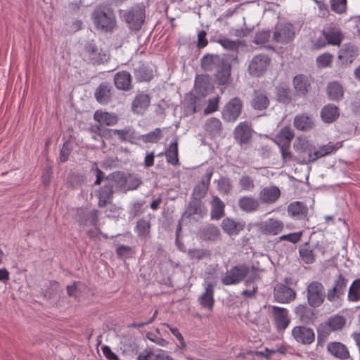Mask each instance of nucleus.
Wrapping results in <instances>:
<instances>
[{"instance_id":"nucleus-1","label":"nucleus","mask_w":360,"mask_h":360,"mask_svg":"<svg viewBox=\"0 0 360 360\" xmlns=\"http://www.w3.org/2000/svg\"><path fill=\"white\" fill-rule=\"evenodd\" d=\"M94 27L101 32H112L117 27V20L112 8L105 6H96L91 13Z\"/></svg>"},{"instance_id":"nucleus-2","label":"nucleus","mask_w":360,"mask_h":360,"mask_svg":"<svg viewBox=\"0 0 360 360\" xmlns=\"http://www.w3.org/2000/svg\"><path fill=\"white\" fill-rule=\"evenodd\" d=\"M202 66L207 70L217 69L216 77L219 84H226L230 77L231 67L218 56H207L202 59Z\"/></svg>"},{"instance_id":"nucleus-3","label":"nucleus","mask_w":360,"mask_h":360,"mask_svg":"<svg viewBox=\"0 0 360 360\" xmlns=\"http://www.w3.org/2000/svg\"><path fill=\"white\" fill-rule=\"evenodd\" d=\"M122 17L130 30L138 31L141 28L145 20V9L143 6L136 5L124 11Z\"/></svg>"},{"instance_id":"nucleus-4","label":"nucleus","mask_w":360,"mask_h":360,"mask_svg":"<svg viewBox=\"0 0 360 360\" xmlns=\"http://www.w3.org/2000/svg\"><path fill=\"white\" fill-rule=\"evenodd\" d=\"M343 39L344 35L340 30L328 27L322 31L321 36L315 41L314 45L317 49L323 48L327 45L340 46Z\"/></svg>"},{"instance_id":"nucleus-5","label":"nucleus","mask_w":360,"mask_h":360,"mask_svg":"<svg viewBox=\"0 0 360 360\" xmlns=\"http://www.w3.org/2000/svg\"><path fill=\"white\" fill-rule=\"evenodd\" d=\"M347 319L344 316L335 314L321 323L318 328L319 336H328L331 332L342 330L345 326Z\"/></svg>"},{"instance_id":"nucleus-6","label":"nucleus","mask_w":360,"mask_h":360,"mask_svg":"<svg viewBox=\"0 0 360 360\" xmlns=\"http://www.w3.org/2000/svg\"><path fill=\"white\" fill-rule=\"evenodd\" d=\"M307 297L309 304L318 307L322 304L326 297L324 287L321 283L313 281L307 285Z\"/></svg>"},{"instance_id":"nucleus-7","label":"nucleus","mask_w":360,"mask_h":360,"mask_svg":"<svg viewBox=\"0 0 360 360\" xmlns=\"http://www.w3.org/2000/svg\"><path fill=\"white\" fill-rule=\"evenodd\" d=\"M294 149L297 153V162L307 164L313 162L309 155H313L314 148L306 139L297 138L294 143Z\"/></svg>"},{"instance_id":"nucleus-8","label":"nucleus","mask_w":360,"mask_h":360,"mask_svg":"<svg viewBox=\"0 0 360 360\" xmlns=\"http://www.w3.org/2000/svg\"><path fill=\"white\" fill-rule=\"evenodd\" d=\"M296 34V30L290 22L278 24L275 27L274 39L281 44H288L292 41Z\"/></svg>"},{"instance_id":"nucleus-9","label":"nucleus","mask_w":360,"mask_h":360,"mask_svg":"<svg viewBox=\"0 0 360 360\" xmlns=\"http://www.w3.org/2000/svg\"><path fill=\"white\" fill-rule=\"evenodd\" d=\"M252 271L245 265H238L228 271L221 282L224 285H230L240 283L247 275H250Z\"/></svg>"},{"instance_id":"nucleus-10","label":"nucleus","mask_w":360,"mask_h":360,"mask_svg":"<svg viewBox=\"0 0 360 360\" xmlns=\"http://www.w3.org/2000/svg\"><path fill=\"white\" fill-rule=\"evenodd\" d=\"M271 59L265 54L255 56L250 62L248 72L254 77L262 76L270 65Z\"/></svg>"},{"instance_id":"nucleus-11","label":"nucleus","mask_w":360,"mask_h":360,"mask_svg":"<svg viewBox=\"0 0 360 360\" xmlns=\"http://www.w3.org/2000/svg\"><path fill=\"white\" fill-rule=\"evenodd\" d=\"M242 110V102L238 98L231 99L222 110V117L226 122H235Z\"/></svg>"},{"instance_id":"nucleus-12","label":"nucleus","mask_w":360,"mask_h":360,"mask_svg":"<svg viewBox=\"0 0 360 360\" xmlns=\"http://www.w3.org/2000/svg\"><path fill=\"white\" fill-rule=\"evenodd\" d=\"M257 226L259 230L264 234L276 236L283 231L284 223L278 219L269 218L260 222Z\"/></svg>"},{"instance_id":"nucleus-13","label":"nucleus","mask_w":360,"mask_h":360,"mask_svg":"<svg viewBox=\"0 0 360 360\" xmlns=\"http://www.w3.org/2000/svg\"><path fill=\"white\" fill-rule=\"evenodd\" d=\"M359 55V49L356 46L353 44L348 43L338 51V60L342 66H349Z\"/></svg>"},{"instance_id":"nucleus-14","label":"nucleus","mask_w":360,"mask_h":360,"mask_svg":"<svg viewBox=\"0 0 360 360\" xmlns=\"http://www.w3.org/2000/svg\"><path fill=\"white\" fill-rule=\"evenodd\" d=\"M347 284V280L342 275H339L335 281V283L331 289H329L326 294V297L331 302H338L340 297L344 295Z\"/></svg>"},{"instance_id":"nucleus-15","label":"nucleus","mask_w":360,"mask_h":360,"mask_svg":"<svg viewBox=\"0 0 360 360\" xmlns=\"http://www.w3.org/2000/svg\"><path fill=\"white\" fill-rule=\"evenodd\" d=\"M292 335L294 339L299 343L310 345L315 340L314 330L304 326H296L292 330Z\"/></svg>"},{"instance_id":"nucleus-16","label":"nucleus","mask_w":360,"mask_h":360,"mask_svg":"<svg viewBox=\"0 0 360 360\" xmlns=\"http://www.w3.org/2000/svg\"><path fill=\"white\" fill-rule=\"evenodd\" d=\"M85 56L94 63H101L108 58V55L98 49L94 41L89 42L85 46Z\"/></svg>"},{"instance_id":"nucleus-17","label":"nucleus","mask_w":360,"mask_h":360,"mask_svg":"<svg viewBox=\"0 0 360 360\" xmlns=\"http://www.w3.org/2000/svg\"><path fill=\"white\" fill-rule=\"evenodd\" d=\"M214 89L211 79L208 75H201L195 80V91L198 96L205 97Z\"/></svg>"},{"instance_id":"nucleus-18","label":"nucleus","mask_w":360,"mask_h":360,"mask_svg":"<svg viewBox=\"0 0 360 360\" xmlns=\"http://www.w3.org/2000/svg\"><path fill=\"white\" fill-rule=\"evenodd\" d=\"M275 300L281 303H287L295 297L294 290L284 284H277L274 288Z\"/></svg>"},{"instance_id":"nucleus-19","label":"nucleus","mask_w":360,"mask_h":360,"mask_svg":"<svg viewBox=\"0 0 360 360\" xmlns=\"http://www.w3.org/2000/svg\"><path fill=\"white\" fill-rule=\"evenodd\" d=\"M207 210L200 200L194 198L188 204L184 215L188 217L193 216L196 219L202 218Z\"/></svg>"},{"instance_id":"nucleus-20","label":"nucleus","mask_w":360,"mask_h":360,"mask_svg":"<svg viewBox=\"0 0 360 360\" xmlns=\"http://www.w3.org/2000/svg\"><path fill=\"white\" fill-rule=\"evenodd\" d=\"M272 314L277 328L278 330L285 329L290 323L288 310L285 308L273 306Z\"/></svg>"},{"instance_id":"nucleus-21","label":"nucleus","mask_w":360,"mask_h":360,"mask_svg":"<svg viewBox=\"0 0 360 360\" xmlns=\"http://www.w3.org/2000/svg\"><path fill=\"white\" fill-rule=\"evenodd\" d=\"M150 98L146 94H139L136 96L131 103V110L134 113L143 115L148 108Z\"/></svg>"},{"instance_id":"nucleus-22","label":"nucleus","mask_w":360,"mask_h":360,"mask_svg":"<svg viewBox=\"0 0 360 360\" xmlns=\"http://www.w3.org/2000/svg\"><path fill=\"white\" fill-rule=\"evenodd\" d=\"M245 223L242 221H236L231 218H225L221 222L223 231L229 236H236L244 229Z\"/></svg>"},{"instance_id":"nucleus-23","label":"nucleus","mask_w":360,"mask_h":360,"mask_svg":"<svg viewBox=\"0 0 360 360\" xmlns=\"http://www.w3.org/2000/svg\"><path fill=\"white\" fill-rule=\"evenodd\" d=\"M198 302L202 308L212 310L214 300V285L207 283L205 285V291L199 297Z\"/></svg>"},{"instance_id":"nucleus-24","label":"nucleus","mask_w":360,"mask_h":360,"mask_svg":"<svg viewBox=\"0 0 360 360\" xmlns=\"http://www.w3.org/2000/svg\"><path fill=\"white\" fill-rule=\"evenodd\" d=\"M137 360H174L162 349H145L137 356Z\"/></svg>"},{"instance_id":"nucleus-25","label":"nucleus","mask_w":360,"mask_h":360,"mask_svg":"<svg viewBox=\"0 0 360 360\" xmlns=\"http://www.w3.org/2000/svg\"><path fill=\"white\" fill-rule=\"evenodd\" d=\"M252 135V129L247 122H240L234 129V137L240 143H247Z\"/></svg>"},{"instance_id":"nucleus-26","label":"nucleus","mask_w":360,"mask_h":360,"mask_svg":"<svg viewBox=\"0 0 360 360\" xmlns=\"http://www.w3.org/2000/svg\"><path fill=\"white\" fill-rule=\"evenodd\" d=\"M203 129L207 136L214 138L221 135L222 124L219 119L210 117L205 121Z\"/></svg>"},{"instance_id":"nucleus-27","label":"nucleus","mask_w":360,"mask_h":360,"mask_svg":"<svg viewBox=\"0 0 360 360\" xmlns=\"http://www.w3.org/2000/svg\"><path fill=\"white\" fill-rule=\"evenodd\" d=\"M281 191L276 186H266L259 193V199L264 203L271 204L280 197Z\"/></svg>"},{"instance_id":"nucleus-28","label":"nucleus","mask_w":360,"mask_h":360,"mask_svg":"<svg viewBox=\"0 0 360 360\" xmlns=\"http://www.w3.org/2000/svg\"><path fill=\"white\" fill-rule=\"evenodd\" d=\"M328 352L335 357L340 359H346L349 357L347 347L339 342H332L327 345Z\"/></svg>"},{"instance_id":"nucleus-29","label":"nucleus","mask_w":360,"mask_h":360,"mask_svg":"<svg viewBox=\"0 0 360 360\" xmlns=\"http://www.w3.org/2000/svg\"><path fill=\"white\" fill-rule=\"evenodd\" d=\"M94 120L101 125L112 126L117 124L118 117L115 113L96 110L94 115Z\"/></svg>"},{"instance_id":"nucleus-30","label":"nucleus","mask_w":360,"mask_h":360,"mask_svg":"<svg viewBox=\"0 0 360 360\" xmlns=\"http://www.w3.org/2000/svg\"><path fill=\"white\" fill-rule=\"evenodd\" d=\"M288 213L293 219H302L307 214V207L303 202L295 201L288 205Z\"/></svg>"},{"instance_id":"nucleus-31","label":"nucleus","mask_w":360,"mask_h":360,"mask_svg":"<svg viewBox=\"0 0 360 360\" xmlns=\"http://www.w3.org/2000/svg\"><path fill=\"white\" fill-rule=\"evenodd\" d=\"M238 207L245 212H253L258 210L259 202L252 196H243L238 200Z\"/></svg>"},{"instance_id":"nucleus-32","label":"nucleus","mask_w":360,"mask_h":360,"mask_svg":"<svg viewBox=\"0 0 360 360\" xmlns=\"http://www.w3.org/2000/svg\"><path fill=\"white\" fill-rule=\"evenodd\" d=\"M112 181L108 179L105 180L104 186L101 188L98 198V206L104 207L112 196Z\"/></svg>"},{"instance_id":"nucleus-33","label":"nucleus","mask_w":360,"mask_h":360,"mask_svg":"<svg viewBox=\"0 0 360 360\" xmlns=\"http://www.w3.org/2000/svg\"><path fill=\"white\" fill-rule=\"evenodd\" d=\"M114 82L117 89L129 90L131 86V75L126 71L118 72L114 77Z\"/></svg>"},{"instance_id":"nucleus-34","label":"nucleus","mask_w":360,"mask_h":360,"mask_svg":"<svg viewBox=\"0 0 360 360\" xmlns=\"http://www.w3.org/2000/svg\"><path fill=\"white\" fill-rule=\"evenodd\" d=\"M309 85L307 77L303 75H297L293 79V86L298 96H305L309 91Z\"/></svg>"},{"instance_id":"nucleus-35","label":"nucleus","mask_w":360,"mask_h":360,"mask_svg":"<svg viewBox=\"0 0 360 360\" xmlns=\"http://www.w3.org/2000/svg\"><path fill=\"white\" fill-rule=\"evenodd\" d=\"M294 137V133L289 127H283L281 131L275 136L274 141L278 146L290 144Z\"/></svg>"},{"instance_id":"nucleus-36","label":"nucleus","mask_w":360,"mask_h":360,"mask_svg":"<svg viewBox=\"0 0 360 360\" xmlns=\"http://www.w3.org/2000/svg\"><path fill=\"white\" fill-rule=\"evenodd\" d=\"M321 116L324 122H333L339 116L338 109L335 105H327L322 109Z\"/></svg>"},{"instance_id":"nucleus-37","label":"nucleus","mask_w":360,"mask_h":360,"mask_svg":"<svg viewBox=\"0 0 360 360\" xmlns=\"http://www.w3.org/2000/svg\"><path fill=\"white\" fill-rule=\"evenodd\" d=\"M178 155V142L177 139H175L165 151L167 162L172 165H177L179 164Z\"/></svg>"},{"instance_id":"nucleus-38","label":"nucleus","mask_w":360,"mask_h":360,"mask_svg":"<svg viewBox=\"0 0 360 360\" xmlns=\"http://www.w3.org/2000/svg\"><path fill=\"white\" fill-rule=\"evenodd\" d=\"M340 147V146H338V144L333 145L330 143L321 146L319 148V149H314L313 155H309V158H311V160H312L314 162L320 158H322L337 150Z\"/></svg>"},{"instance_id":"nucleus-39","label":"nucleus","mask_w":360,"mask_h":360,"mask_svg":"<svg viewBox=\"0 0 360 360\" xmlns=\"http://www.w3.org/2000/svg\"><path fill=\"white\" fill-rule=\"evenodd\" d=\"M295 127L300 130H308L314 127L312 117L306 115H300L294 119Z\"/></svg>"},{"instance_id":"nucleus-40","label":"nucleus","mask_w":360,"mask_h":360,"mask_svg":"<svg viewBox=\"0 0 360 360\" xmlns=\"http://www.w3.org/2000/svg\"><path fill=\"white\" fill-rule=\"evenodd\" d=\"M269 104L267 96L262 92H255L252 101V106L254 109L262 110L266 109Z\"/></svg>"},{"instance_id":"nucleus-41","label":"nucleus","mask_w":360,"mask_h":360,"mask_svg":"<svg viewBox=\"0 0 360 360\" xmlns=\"http://www.w3.org/2000/svg\"><path fill=\"white\" fill-rule=\"evenodd\" d=\"M211 205L212 218L219 219L224 214V203L219 197L214 196L211 202Z\"/></svg>"},{"instance_id":"nucleus-42","label":"nucleus","mask_w":360,"mask_h":360,"mask_svg":"<svg viewBox=\"0 0 360 360\" xmlns=\"http://www.w3.org/2000/svg\"><path fill=\"white\" fill-rule=\"evenodd\" d=\"M95 97L100 103H108L111 97L110 87L106 84H101L95 92Z\"/></svg>"},{"instance_id":"nucleus-43","label":"nucleus","mask_w":360,"mask_h":360,"mask_svg":"<svg viewBox=\"0 0 360 360\" xmlns=\"http://www.w3.org/2000/svg\"><path fill=\"white\" fill-rule=\"evenodd\" d=\"M259 277L258 271L257 269H252V273L249 275L248 278L245 281V285L248 286L249 285L252 284V287L251 289H247L242 292V295L248 297H252L256 292L257 287L254 284V282Z\"/></svg>"},{"instance_id":"nucleus-44","label":"nucleus","mask_w":360,"mask_h":360,"mask_svg":"<svg viewBox=\"0 0 360 360\" xmlns=\"http://www.w3.org/2000/svg\"><path fill=\"white\" fill-rule=\"evenodd\" d=\"M220 236L219 229L214 225H208L202 230L201 238L205 240H216Z\"/></svg>"},{"instance_id":"nucleus-45","label":"nucleus","mask_w":360,"mask_h":360,"mask_svg":"<svg viewBox=\"0 0 360 360\" xmlns=\"http://www.w3.org/2000/svg\"><path fill=\"white\" fill-rule=\"evenodd\" d=\"M328 94L332 100H339L343 96V89L342 86L338 82H331L328 84Z\"/></svg>"},{"instance_id":"nucleus-46","label":"nucleus","mask_w":360,"mask_h":360,"mask_svg":"<svg viewBox=\"0 0 360 360\" xmlns=\"http://www.w3.org/2000/svg\"><path fill=\"white\" fill-rule=\"evenodd\" d=\"M351 302L360 301V279H356L350 285L347 295Z\"/></svg>"},{"instance_id":"nucleus-47","label":"nucleus","mask_w":360,"mask_h":360,"mask_svg":"<svg viewBox=\"0 0 360 360\" xmlns=\"http://www.w3.org/2000/svg\"><path fill=\"white\" fill-rule=\"evenodd\" d=\"M301 259L306 264H311L314 262V255L307 245L300 247L299 250Z\"/></svg>"},{"instance_id":"nucleus-48","label":"nucleus","mask_w":360,"mask_h":360,"mask_svg":"<svg viewBox=\"0 0 360 360\" xmlns=\"http://www.w3.org/2000/svg\"><path fill=\"white\" fill-rule=\"evenodd\" d=\"M211 174L208 175V178L207 181H202V182L196 186L193 190V195L194 198H196L197 199L200 200L201 198H202L208 188V184L210 180Z\"/></svg>"},{"instance_id":"nucleus-49","label":"nucleus","mask_w":360,"mask_h":360,"mask_svg":"<svg viewBox=\"0 0 360 360\" xmlns=\"http://www.w3.org/2000/svg\"><path fill=\"white\" fill-rule=\"evenodd\" d=\"M135 75L138 80L149 81L153 77V71L146 66H141L135 70Z\"/></svg>"},{"instance_id":"nucleus-50","label":"nucleus","mask_w":360,"mask_h":360,"mask_svg":"<svg viewBox=\"0 0 360 360\" xmlns=\"http://www.w3.org/2000/svg\"><path fill=\"white\" fill-rule=\"evenodd\" d=\"M162 138V130L156 128L154 131L142 135L141 139L145 143H156Z\"/></svg>"},{"instance_id":"nucleus-51","label":"nucleus","mask_w":360,"mask_h":360,"mask_svg":"<svg viewBox=\"0 0 360 360\" xmlns=\"http://www.w3.org/2000/svg\"><path fill=\"white\" fill-rule=\"evenodd\" d=\"M330 8L338 14H343L347 11V0H330Z\"/></svg>"},{"instance_id":"nucleus-52","label":"nucleus","mask_w":360,"mask_h":360,"mask_svg":"<svg viewBox=\"0 0 360 360\" xmlns=\"http://www.w3.org/2000/svg\"><path fill=\"white\" fill-rule=\"evenodd\" d=\"M141 181L139 178L132 175H129L124 179V185H122V186H123L124 190H134L141 184Z\"/></svg>"},{"instance_id":"nucleus-53","label":"nucleus","mask_w":360,"mask_h":360,"mask_svg":"<svg viewBox=\"0 0 360 360\" xmlns=\"http://www.w3.org/2000/svg\"><path fill=\"white\" fill-rule=\"evenodd\" d=\"M150 224L145 219L137 221L136 231L139 236L145 237L149 233Z\"/></svg>"},{"instance_id":"nucleus-54","label":"nucleus","mask_w":360,"mask_h":360,"mask_svg":"<svg viewBox=\"0 0 360 360\" xmlns=\"http://www.w3.org/2000/svg\"><path fill=\"white\" fill-rule=\"evenodd\" d=\"M290 144H287L284 146H279L280 150L281 153L282 158L284 162H291V161H297V156L294 157L292 153L290 150Z\"/></svg>"},{"instance_id":"nucleus-55","label":"nucleus","mask_w":360,"mask_h":360,"mask_svg":"<svg viewBox=\"0 0 360 360\" xmlns=\"http://www.w3.org/2000/svg\"><path fill=\"white\" fill-rule=\"evenodd\" d=\"M217 187L221 193H229L231 188V184L228 178L222 177L217 181Z\"/></svg>"},{"instance_id":"nucleus-56","label":"nucleus","mask_w":360,"mask_h":360,"mask_svg":"<svg viewBox=\"0 0 360 360\" xmlns=\"http://www.w3.org/2000/svg\"><path fill=\"white\" fill-rule=\"evenodd\" d=\"M219 97L216 96L209 100L207 106L204 109V114L209 115L216 112L219 107Z\"/></svg>"},{"instance_id":"nucleus-57","label":"nucleus","mask_w":360,"mask_h":360,"mask_svg":"<svg viewBox=\"0 0 360 360\" xmlns=\"http://www.w3.org/2000/svg\"><path fill=\"white\" fill-rule=\"evenodd\" d=\"M217 42L224 49L227 50L234 51L238 47V41L231 40L228 38L219 39Z\"/></svg>"},{"instance_id":"nucleus-58","label":"nucleus","mask_w":360,"mask_h":360,"mask_svg":"<svg viewBox=\"0 0 360 360\" xmlns=\"http://www.w3.org/2000/svg\"><path fill=\"white\" fill-rule=\"evenodd\" d=\"M239 184L242 190L248 191H252L255 187L252 179L247 175L241 176L239 181Z\"/></svg>"},{"instance_id":"nucleus-59","label":"nucleus","mask_w":360,"mask_h":360,"mask_svg":"<svg viewBox=\"0 0 360 360\" xmlns=\"http://www.w3.org/2000/svg\"><path fill=\"white\" fill-rule=\"evenodd\" d=\"M332 60L333 55L329 53H325L317 58L316 62L319 67L326 68L330 65Z\"/></svg>"},{"instance_id":"nucleus-60","label":"nucleus","mask_w":360,"mask_h":360,"mask_svg":"<svg viewBox=\"0 0 360 360\" xmlns=\"http://www.w3.org/2000/svg\"><path fill=\"white\" fill-rule=\"evenodd\" d=\"M188 256L191 259L200 260L205 258L207 255V250L200 248H194L188 251Z\"/></svg>"},{"instance_id":"nucleus-61","label":"nucleus","mask_w":360,"mask_h":360,"mask_svg":"<svg viewBox=\"0 0 360 360\" xmlns=\"http://www.w3.org/2000/svg\"><path fill=\"white\" fill-rule=\"evenodd\" d=\"M269 37L270 32L262 30L255 34L253 41L257 44H263L269 40Z\"/></svg>"},{"instance_id":"nucleus-62","label":"nucleus","mask_w":360,"mask_h":360,"mask_svg":"<svg viewBox=\"0 0 360 360\" xmlns=\"http://www.w3.org/2000/svg\"><path fill=\"white\" fill-rule=\"evenodd\" d=\"M110 131L114 135H117L121 140H126L132 135L130 129H110Z\"/></svg>"},{"instance_id":"nucleus-63","label":"nucleus","mask_w":360,"mask_h":360,"mask_svg":"<svg viewBox=\"0 0 360 360\" xmlns=\"http://www.w3.org/2000/svg\"><path fill=\"white\" fill-rule=\"evenodd\" d=\"M167 328H169L170 332L176 338V339L179 341L180 343V347L181 348H185L186 347V343L184 342V337L181 334V333L179 331V330L176 328L172 327L169 324H164Z\"/></svg>"},{"instance_id":"nucleus-64","label":"nucleus","mask_w":360,"mask_h":360,"mask_svg":"<svg viewBox=\"0 0 360 360\" xmlns=\"http://www.w3.org/2000/svg\"><path fill=\"white\" fill-rule=\"evenodd\" d=\"M302 233L295 232L291 233L286 235H283L280 237L281 240H288L293 243H297L301 238Z\"/></svg>"}]
</instances>
